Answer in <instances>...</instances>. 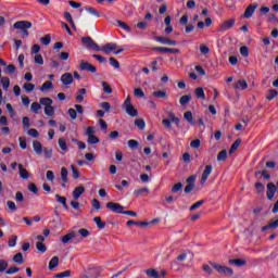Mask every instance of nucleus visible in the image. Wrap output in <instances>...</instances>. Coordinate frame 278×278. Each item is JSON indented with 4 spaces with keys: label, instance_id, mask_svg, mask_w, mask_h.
<instances>
[{
    "label": "nucleus",
    "instance_id": "52",
    "mask_svg": "<svg viewBox=\"0 0 278 278\" xmlns=\"http://www.w3.org/2000/svg\"><path fill=\"white\" fill-rule=\"evenodd\" d=\"M43 153L48 160L53 157V149L52 148H43Z\"/></svg>",
    "mask_w": 278,
    "mask_h": 278
},
{
    "label": "nucleus",
    "instance_id": "18",
    "mask_svg": "<svg viewBox=\"0 0 278 278\" xmlns=\"http://www.w3.org/2000/svg\"><path fill=\"white\" fill-rule=\"evenodd\" d=\"M156 42H161V45H168L169 47L175 45V41H173V39L168 38V37H162V36H157L155 37Z\"/></svg>",
    "mask_w": 278,
    "mask_h": 278
},
{
    "label": "nucleus",
    "instance_id": "13",
    "mask_svg": "<svg viewBox=\"0 0 278 278\" xmlns=\"http://www.w3.org/2000/svg\"><path fill=\"white\" fill-rule=\"evenodd\" d=\"M210 175H212V165H206L200 179L201 186H205V181H207Z\"/></svg>",
    "mask_w": 278,
    "mask_h": 278
},
{
    "label": "nucleus",
    "instance_id": "35",
    "mask_svg": "<svg viewBox=\"0 0 278 278\" xmlns=\"http://www.w3.org/2000/svg\"><path fill=\"white\" fill-rule=\"evenodd\" d=\"M55 199H56L58 203H61V205H63V207L65 210H68V204H66V198H64L60 194H55Z\"/></svg>",
    "mask_w": 278,
    "mask_h": 278
},
{
    "label": "nucleus",
    "instance_id": "48",
    "mask_svg": "<svg viewBox=\"0 0 278 278\" xmlns=\"http://www.w3.org/2000/svg\"><path fill=\"white\" fill-rule=\"evenodd\" d=\"M88 144H99V142H101V140L97 137V136H90L87 139Z\"/></svg>",
    "mask_w": 278,
    "mask_h": 278
},
{
    "label": "nucleus",
    "instance_id": "37",
    "mask_svg": "<svg viewBox=\"0 0 278 278\" xmlns=\"http://www.w3.org/2000/svg\"><path fill=\"white\" fill-rule=\"evenodd\" d=\"M153 51H161L162 53H175V49L164 47H155L153 48Z\"/></svg>",
    "mask_w": 278,
    "mask_h": 278
},
{
    "label": "nucleus",
    "instance_id": "44",
    "mask_svg": "<svg viewBox=\"0 0 278 278\" xmlns=\"http://www.w3.org/2000/svg\"><path fill=\"white\" fill-rule=\"evenodd\" d=\"M40 42L46 47H48V45H51V35L47 34L45 37H41Z\"/></svg>",
    "mask_w": 278,
    "mask_h": 278
},
{
    "label": "nucleus",
    "instance_id": "60",
    "mask_svg": "<svg viewBox=\"0 0 278 278\" xmlns=\"http://www.w3.org/2000/svg\"><path fill=\"white\" fill-rule=\"evenodd\" d=\"M35 64H39V66H42V64H45V59H42L41 54L35 55Z\"/></svg>",
    "mask_w": 278,
    "mask_h": 278
},
{
    "label": "nucleus",
    "instance_id": "5",
    "mask_svg": "<svg viewBox=\"0 0 278 278\" xmlns=\"http://www.w3.org/2000/svg\"><path fill=\"white\" fill-rule=\"evenodd\" d=\"M81 43L84 45V47H87V49H93V51H101V47H99V45L93 41L92 37H83Z\"/></svg>",
    "mask_w": 278,
    "mask_h": 278
},
{
    "label": "nucleus",
    "instance_id": "51",
    "mask_svg": "<svg viewBox=\"0 0 278 278\" xmlns=\"http://www.w3.org/2000/svg\"><path fill=\"white\" fill-rule=\"evenodd\" d=\"M59 147L62 151H68V147L66 146V140L64 138L59 139Z\"/></svg>",
    "mask_w": 278,
    "mask_h": 278
},
{
    "label": "nucleus",
    "instance_id": "11",
    "mask_svg": "<svg viewBox=\"0 0 278 278\" xmlns=\"http://www.w3.org/2000/svg\"><path fill=\"white\" fill-rule=\"evenodd\" d=\"M278 187L273 182L267 184V199L268 201H273L275 199V192H277Z\"/></svg>",
    "mask_w": 278,
    "mask_h": 278
},
{
    "label": "nucleus",
    "instance_id": "29",
    "mask_svg": "<svg viewBox=\"0 0 278 278\" xmlns=\"http://www.w3.org/2000/svg\"><path fill=\"white\" fill-rule=\"evenodd\" d=\"M61 180L64 184H68V169L66 167L61 168Z\"/></svg>",
    "mask_w": 278,
    "mask_h": 278
},
{
    "label": "nucleus",
    "instance_id": "38",
    "mask_svg": "<svg viewBox=\"0 0 278 278\" xmlns=\"http://www.w3.org/2000/svg\"><path fill=\"white\" fill-rule=\"evenodd\" d=\"M152 97H154V99H166V91L164 90L154 91L152 92Z\"/></svg>",
    "mask_w": 278,
    "mask_h": 278
},
{
    "label": "nucleus",
    "instance_id": "24",
    "mask_svg": "<svg viewBox=\"0 0 278 278\" xmlns=\"http://www.w3.org/2000/svg\"><path fill=\"white\" fill-rule=\"evenodd\" d=\"M146 275L150 278H160V271L155 268L146 269Z\"/></svg>",
    "mask_w": 278,
    "mask_h": 278
},
{
    "label": "nucleus",
    "instance_id": "39",
    "mask_svg": "<svg viewBox=\"0 0 278 278\" xmlns=\"http://www.w3.org/2000/svg\"><path fill=\"white\" fill-rule=\"evenodd\" d=\"M93 223H96L98 229H105V222H103L101 217H94Z\"/></svg>",
    "mask_w": 278,
    "mask_h": 278
},
{
    "label": "nucleus",
    "instance_id": "43",
    "mask_svg": "<svg viewBox=\"0 0 278 278\" xmlns=\"http://www.w3.org/2000/svg\"><path fill=\"white\" fill-rule=\"evenodd\" d=\"M135 125L136 127H138V129H140L142 131V129H144V127H147V124L144 123V119L139 118L135 121Z\"/></svg>",
    "mask_w": 278,
    "mask_h": 278
},
{
    "label": "nucleus",
    "instance_id": "10",
    "mask_svg": "<svg viewBox=\"0 0 278 278\" xmlns=\"http://www.w3.org/2000/svg\"><path fill=\"white\" fill-rule=\"evenodd\" d=\"M116 49H118V45L116 43H105L104 46L100 47V51L106 53V55H109V53L116 51Z\"/></svg>",
    "mask_w": 278,
    "mask_h": 278
},
{
    "label": "nucleus",
    "instance_id": "54",
    "mask_svg": "<svg viewBox=\"0 0 278 278\" xmlns=\"http://www.w3.org/2000/svg\"><path fill=\"white\" fill-rule=\"evenodd\" d=\"M28 190L33 192V194H38V186L34 182L28 184Z\"/></svg>",
    "mask_w": 278,
    "mask_h": 278
},
{
    "label": "nucleus",
    "instance_id": "8",
    "mask_svg": "<svg viewBox=\"0 0 278 278\" xmlns=\"http://www.w3.org/2000/svg\"><path fill=\"white\" fill-rule=\"evenodd\" d=\"M197 176H190L187 178V186L185 187V194H190L195 188Z\"/></svg>",
    "mask_w": 278,
    "mask_h": 278
},
{
    "label": "nucleus",
    "instance_id": "2",
    "mask_svg": "<svg viewBox=\"0 0 278 278\" xmlns=\"http://www.w3.org/2000/svg\"><path fill=\"white\" fill-rule=\"evenodd\" d=\"M210 265L219 275H226L228 277H231V275H233V269L231 267L223 266V265H220V264H218L216 262H210Z\"/></svg>",
    "mask_w": 278,
    "mask_h": 278
},
{
    "label": "nucleus",
    "instance_id": "53",
    "mask_svg": "<svg viewBox=\"0 0 278 278\" xmlns=\"http://www.w3.org/2000/svg\"><path fill=\"white\" fill-rule=\"evenodd\" d=\"M86 11L89 12V14L96 16V18H99L101 16V13H99V11H97V9L94 8H87Z\"/></svg>",
    "mask_w": 278,
    "mask_h": 278
},
{
    "label": "nucleus",
    "instance_id": "3",
    "mask_svg": "<svg viewBox=\"0 0 278 278\" xmlns=\"http://www.w3.org/2000/svg\"><path fill=\"white\" fill-rule=\"evenodd\" d=\"M123 108L126 112V114H128V116H131L132 118H136L138 116V110H136V108L134 106V104H131V97L128 96L123 104Z\"/></svg>",
    "mask_w": 278,
    "mask_h": 278
},
{
    "label": "nucleus",
    "instance_id": "33",
    "mask_svg": "<svg viewBox=\"0 0 278 278\" xmlns=\"http://www.w3.org/2000/svg\"><path fill=\"white\" fill-rule=\"evenodd\" d=\"M254 188L257 192V194H264L265 186L261 181L255 182Z\"/></svg>",
    "mask_w": 278,
    "mask_h": 278
},
{
    "label": "nucleus",
    "instance_id": "16",
    "mask_svg": "<svg viewBox=\"0 0 278 278\" xmlns=\"http://www.w3.org/2000/svg\"><path fill=\"white\" fill-rule=\"evenodd\" d=\"M61 81L64 86H71L73 84V74L65 73L61 76Z\"/></svg>",
    "mask_w": 278,
    "mask_h": 278
},
{
    "label": "nucleus",
    "instance_id": "15",
    "mask_svg": "<svg viewBox=\"0 0 278 278\" xmlns=\"http://www.w3.org/2000/svg\"><path fill=\"white\" fill-rule=\"evenodd\" d=\"M228 264L232 266H237L238 268H242V266H247V260L242 258H230L228 261Z\"/></svg>",
    "mask_w": 278,
    "mask_h": 278
},
{
    "label": "nucleus",
    "instance_id": "41",
    "mask_svg": "<svg viewBox=\"0 0 278 278\" xmlns=\"http://www.w3.org/2000/svg\"><path fill=\"white\" fill-rule=\"evenodd\" d=\"M53 88V83L51 80H47L46 83L42 84L40 87L41 92H45V90H51Z\"/></svg>",
    "mask_w": 278,
    "mask_h": 278
},
{
    "label": "nucleus",
    "instance_id": "4",
    "mask_svg": "<svg viewBox=\"0 0 278 278\" xmlns=\"http://www.w3.org/2000/svg\"><path fill=\"white\" fill-rule=\"evenodd\" d=\"M41 105H45V114L46 116H53L55 114V110L53 109V100L51 98H41L39 100Z\"/></svg>",
    "mask_w": 278,
    "mask_h": 278
},
{
    "label": "nucleus",
    "instance_id": "36",
    "mask_svg": "<svg viewBox=\"0 0 278 278\" xmlns=\"http://www.w3.org/2000/svg\"><path fill=\"white\" fill-rule=\"evenodd\" d=\"M135 197H142V194H149V188L143 187L134 191Z\"/></svg>",
    "mask_w": 278,
    "mask_h": 278
},
{
    "label": "nucleus",
    "instance_id": "31",
    "mask_svg": "<svg viewBox=\"0 0 278 278\" xmlns=\"http://www.w3.org/2000/svg\"><path fill=\"white\" fill-rule=\"evenodd\" d=\"M278 96V91L275 90V89H269L267 91V94H266V100L267 101H273V99H276V97Z\"/></svg>",
    "mask_w": 278,
    "mask_h": 278
},
{
    "label": "nucleus",
    "instance_id": "64",
    "mask_svg": "<svg viewBox=\"0 0 278 278\" xmlns=\"http://www.w3.org/2000/svg\"><path fill=\"white\" fill-rule=\"evenodd\" d=\"M135 97H138L139 99H142L144 97V91H142L141 88H136L134 91Z\"/></svg>",
    "mask_w": 278,
    "mask_h": 278
},
{
    "label": "nucleus",
    "instance_id": "25",
    "mask_svg": "<svg viewBox=\"0 0 278 278\" xmlns=\"http://www.w3.org/2000/svg\"><path fill=\"white\" fill-rule=\"evenodd\" d=\"M21 179H29V172L23 167V164H18Z\"/></svg>",
    "mask_w": 278,
    "mask_h": 278
},
{
    "label": "nucleus",
    "instance_id": "46",
    "mask_svg": "<svg viewBox=\"0 0 278 278\" xmlns=\"http://www.w3.org/2000/svg\"><path fill=\"white\" fill-rule=\"evenodd\" d=\"M227 160V150H222L217 155V162H225Z\"/></svg>",
    "mask_w": 278,
    "mask_h": 278
},
{
    "label": "nucleus",
    "instance_id": "9",
    "mask_svg": "<svg viewBox=\"0 0 278 278\" xmlns=\"http://www.w3.org/2000/svg\"><path fill=\"white\" fill-rule=\"evenodd\" d=\"M80 71H87L88 73H97V67L90 64L88 61H80L79 65Z\"/></svg>",
    "mask_w": 278,
    "mask_h": 278
},
{
    "label": "nucleus",
    "instance_id": "49",
    "mask_svg": "<svg viewBox=\"0 0 278 278\" xmlns=\"http://www.w3.org/2000/svg\"><path fill=\"white\" fill-rule=\"evenodd\" d=\"M36 88V85L31 84V83H25L24 84V90L26 92H34V89Z\"/></svg>",
    "mask_w": 278,
    "mask_h": 278
},
{
    "label": "nucleus",
    "instance_id": "17",
    "mask_svg": "<svg viewBox=\"0 0 278 278\" xmlns=\"http://www.w3.org/2000/svg\"><path fill=\"white\" fill-rule=\"evenodd\" d=\"M84 192H86V188L84 186L76 187L75 190L73 191L74 201H77L79 199V197H81V194H84Z\"/></svg>",
    "mask_w": 278,
    "mask_h": 278
},
{
    "label": "nucleus",
    "instance_id": "1",
    "mask_svg": "<svg viewBox=\"0 0 278 278\" xmlns=\"http://www.w3.org/2000/svg\"><path fill=\"white\" fill-rule=\"evenodd\" d=\"M194 257V253L190 250H182L178 252L175 261L176 270L181 271L184 268H188L190 264H192V260Z\"/></svg>",
    "mask_w": 278,
    "mask_h": 278
},
{
    "label": "nucleus",
    "instance_id": "58",
    "mask_svg": "<svg viewBox=\"0 0 278 278\" xmlns=\"http://www.w3.org/2000/svg\"><path fill=\"white\" fill-rule=\"evenodd\" d=\"M117 25H119L122 29H125V31H131V27H129V25L123 21H117Z\"/></svg>",
    "mask_w": 278,
    "mask_h": 278
},
{
    "label": "nucleus",
    "instance_id": "22",
    "mask_svg": "<svg viewBox=\"0 0 278 278\" xmlns=\"http://www.w3.org/2000/svg\"><path fill=\"white\" fill-rule=\"evenodd\" d=\"M76 237L77 233L70 232L61 238V242H63V244H68V242H71V240L75 239Z\"/></svg>",
    "mask_w": 278,
    "mask_h": 278
},
{
    "label": "nucleus",
    "instance_id": "6",
    "mask_svg": "<svg viewBox=\"0 0 278 278\" xmlns=\"http://www.w3.org/2000/svg\"><path fill=\"white\" fill-rule=\"evenodd\" d=\"M13 29H20L24 31L26 29H31V22L29 21H18L13 24Z\"/></svg>",
    "mask_w": 278,
    "mask_h": 278
},
{
    "label": "nucleus",
    "instance_id": "28",
    "mask_svg": "<svg viewBox=\"0 0 278 278\" xmlns=\"http://www.w3.org/2000/svg\"><path fill=\"white\" fill-rule=\"evenodd\" d=\"M87 90L86 88H81L77 91L76 93V101L78 103H83L84 102V94H86Z\"/></svg>",
    "mask_w": 278,
    "mask_h": 278
},
{
    "label": "nucleus",
    "instance_id": "61",
    "mask_svg": "<svg viewBox=\"0 0 278 278\" xmlns=\"http://www.w3.org/2000/svg\"><path fill=\"white\" fill-rule=\"evenodd\" d=\"M109 62H110L111 66H113L114 68H121V63H118V61H116V59L111 56L109 59Z\"/></svg>",
    "mask_w": 278,
    "mask_h": 278
},
{
    "label": "nucleus",
    "instance_id": "59",
    "mask_svg": "<svg viewBox=\"0 0 278 278\" xmlns=\"http://www.w3.org/2000/svg\"><path fill=\"white\" fill-rule=\"evenodd\" d=\"M55 278H68L71 277V270H65L54 276Z\"/></svg>",
    "mask_w": 278,
    "mask_h": 278
},
{
    "label": "nucleus",
    "instance_id": "57",
    "mask_svg": "<svg viewBox=\"0 0 278 278\" xmlns=\"http://www.w3.org/2000/svg\"><path fill=\"white\" fill-rule=\"evenodd\" d=\"M71 168L73 179H79V170H77V167H75V165H71Z\"/></svg>",
    "mask_w": 278,
    "mask_h": 278
},
{
    "label": "nucleus",
    "instance_id": "32",
    "mask_svg": "<svg viewBox=\"0 0 278 278\" xmlns=\"http://www.w3.org/2000/svg\"><path fill=\"white\" fill-rule=\"evenodd\" d=\"M13 262L15 264H25V260L23 258V253L18 252L13 256Z\"/></svg>",
    "mask_w": 278,
    "mask_h": 278
},
{
    "label": "nucleus",
    "instance_id": "34",
    "mask_svg": "<svg viewBox=\"0 0 278 278\" xmlns=\"http://www.w3.org/2000/svg\"><path fill=\"white\" fill-rule=\"evenodd\" d=\"M191 100H192V96L185 94L180 98L179 103L180 105H188V103H190Z\"/></svg>",
    "mask_w": 278,
    "mask_h": 278
},
{
    "label": "nucleus",
    "instance_id": "40",
    "mask_svg": "<svg viewBox=\"0 0 278 278\" xmlns=\"http://www.w3.org/2000/svg\"><path fill=\"white\" fill-rule=\"evenodd\" d=\"M195 97L197 99H205V91L203 90V88L198 87L195 90Z\"/></svg>",
    "mask_w": 278,
    "mask_h": 278
},
{
    "label": "nucleus",
    "instance_id": "26",
    "mask_svg": "<svg viewBox=\"0 0 278 278\" xmlns=\"http://www.w3.org/2000/svg\"><path fill=\"white\" fill-rule=\"evenodd\" d=\"M60 264V257L53 256L49 263V270H53V268H58Z\"/></svg>",
    "mask_w": 278,
    "mask_h": 278
},
{
    "label": "nucleus",
    "instance_id": "42",
    "mask_svg": "<svg viewBox=\"0 0 278 278\" xmlns=\"http://www.w3.org/2000/svg\"><path fill=\"white\" fill-rule=\"evenodd\" d=\"M128 147H129V149H131L134 151V150L138 149V147H140V143L138 142V140L130 139V140H128Z\"/></svg>",
    "mask_w": 278,
    "mask_h": 278
},
{
    "label": "nucleus",
    "instance_id": "62",
    "mask_svg": "<svg viewBox=\"0 0 278 278\" xmlns=\"http://www.w3.org/2000/svg\"><path fill=\"white\" fill-rule=\"evenodd\" d=\"M100 108L106 112H110V110H112V104H110V102H102L100 103Z\"/></svg>",
    "mask_w": 278,
    "mask_h": 278
},
{
    "label": "nucleus",
    "instance_id": "14",
    "mask_svg": "<svg viewBox=\"0 0 278 278\" xmlns=\"http://www.w3.org/2000/svg\"><path fill=\"white\" fill-rule=\"evenodd\" d=\"M233 25H236L235 18L227 20L219 26L218 31H227V29H231Z\"/></svg>",
    "mask_w": 278,
    "mask_h": 278
},
{
    "label": "nucleus",
    "instance_id": "23",
    "mask_svg": "<svg viewBox=\"0 0 278 278\" xmlns=\"http://www.w3.org/2000/svg\"><path fill=\"white\" fill-rule=\"evenodd\" d=\"M34 151L37 155H42V143L38 140L33 142Z\"/></svg>",
    "mask_w": 278,
    "mask_h": 278
},
{
    "label": "nucleus",
    "instance_id": "21",
    "mask_svg": "<svg viewBox=\"0 0 278 278\" xmlns=\"http://www.w3.org/2000/svg\"><path fill=\"white\" fill-rule=\"evenodd\" d=\"M184 118L185 121H187V123H189V125H197V122L194 121V116H192V112L191 111H187L184 114Z\"/></svg>",
    "mask_w": 278,
    "mask_h": 278
},
{
    "label": "nucleus",
    "instance_id": "7",
    "mask_svg": "<svg viewBox=\"0 0 278 278\" xmlns=\"http://www.w3.org/2000/svg\"><path fill=\"white\" fill-rule=\"evenodd\" d=\"M106 208L111 210V212H114L115 214H123V210H125V206L116 203V202H108Z\"/></svg>",
    "mask_w": 278,
    "mask_h": 278
},
{
    "label": "nucleus",
    "instance_id": "19",
    "mask_svg": "<svg viewBox=\"0 0 278 278\" xmlns=\"http://www.w3.org/2000/svg\"><path fill=\"white\" fill-rule=\"evenodd\" d=\"M249 88V83L244 79H240L235 85V90H247Z\"/></svg>",
    "mask_w": 278,
    "mask_h": 278
},
{
    "label": "nucleus",
    "instance_id": "55",
    "mask_svg": "<svg viewBox=\"0 0 278 278\" xmlns=\"http://www.w3.org/2000/svg\"><path fill=\"white\" fill-rule=\"evenodd\" d=\"M36 247H37V251H39L40 253H46L47 252V245H45V243L37 242Z\"/></svg>",
    "mask_w": 278,
    "mask_h": 278
},
{
    "label": "nucleus",
    "instance_id": "12",
    "mask_svg": "<svg viewBox=\"0 0 278 278\" xmlns=\"http://www.w3.org/2000/svg\"><path fill=\"white\" fill-rule=\"evenodd\" d=\"M255 10H257V3L254 4H250L243 15H241V18H251V16H253V13L255 12Z\"/></svg>",
    "mask_w": 278,
    "mask_h": 278
},
{
    "label": "nucleus",
    "instance_id": "47",
    "mask_svg": "<svg viewBox=\"0 0 278 278\" xmlns=\"http://www.w3.org/2000/svg\"><path fill=\"white\" fill-rule=\"evenodd\" d=\"M102 87L105 94H112V87L110 86V84H108V81H102Z\"/></svg>",
    "mask_w": 278,
    "mask_h": 278
},
{
    "label": "nucleus",
    "instance_id": "63",
    "mask_svg": "<svg viewBox=\"0 0 278 278\" xmlns=\"http://www.w3.org/2000/svg\"><path fill=\"white\" fill-rule=\"evenodd\" d=\"M240 53L243 58H249V48L247 46L241 47Z\"/></svg>",
    "mask_w": 278,
    "mask_h": 278
},
{
    "label": "nucleus",
    "instance_id": "20",
    "mask_svg": "<svg viewBox=\"0 0 278 278\" xmlns=\"http://www.w3.org/2000/svg\"><path fill=\"white\" fill-rule=\"evenodd\" d=\"M169 118L163 119V125L166 129H170V124L175 123V114L173 112L168 113Z\"/></svg>",
    "mask_w": 278,
    "mask_h": 278
},
{
    "label": "nucleus",
    "instance_id": "27",
    "mask_svg": "<svg viewBox=\"0 0 278 278\" xmlns=\"http://www.w3.org/2000/svg\"><path fill=\"white\" fill-rule=\"evenodd\" d=\"M240 144H242V139H237L232 144H231V147H230V150H229V153H230V155L232 154V153H236V151H238V148L240 147Z\"/></svg>",
    "mask_w": 278,
    "mask_h": 278
},
{
    "label": "nucleus",
    "instance_id": "45",
    "mask_svg": "<svg viewBox=\"0 0 278 278\" xmlns=\"http://www.w3.org/2000/svg\"><path fill=\"white\" fill-rule=\"evenodd\" d=\"M205 203V200H200L198 202H195L193 205H191L189 207L190 212H194V210H199V207H201V205H203Z\"/></svg>",
    "mask_w": 278,
    "mask_h": 278
},
{
    "label": "nucleus",
    "instance_id": "30",
    "mask_svg": "<svg viewBox=\"0 0 278 278\" xmlns=\"http://www.w3.org/2000/svg\"><path fill=\"white\" fill-rule=\"evenodd\" d=\"M278 227V219H276L275 222H270L268 225L264 226L262 228V231H268V229H277Z\"/></svg>",
    "mask_w": 278,
    "mask_h": 278
},
{
    "label": "nucleus",
    "instance_id": "56",
    "mask_svg": "<svg viewBox=\"0 0 278 278\" xmlns=\"http://www.w3.org/2000/svg\"><path fill=\"white\" fill-rule=\"evenodd\" d=\"M1 83H2L3 90H8V88H10V78L3 77L1 79Z\"/></svg>",
    "mask_w": 278,
    "mask_h": 278
},
{
    "label": "nucleus",
    "instance_id": "50",
    "mask_svg": "<svg viewBox=\"0 0 278 278\" xmlns=\"http://www.w3.org/2000/svg\"><path fill=\"white\" fill-rule=\"evenodd\" d=\"M41 108L42 106L38 102H33L31 105H30V110L35 114H38V111L41 110Z\"/></svg>",
    "mask_w": 278,
    "mask_h": 278
}]
</instances>
